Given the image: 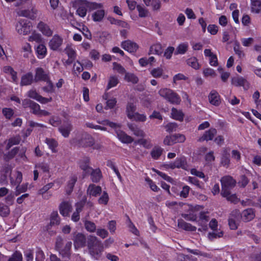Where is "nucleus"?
Returning <instances> with one entry per match:
<instances>
[{"label": "nucleus", "mask_w": 261, "mask_h": 261, "mask_svg": "<svg viewBox=\"0 0 261 261\" xmlns=\"http://www.w3.org/2000/svg\"><path fill=\"white\" fill-rule=\"evenodd\" d=\"M15 189V195H18L21 193L27 191L28 188V183L23 184L21 185H16Z\"/></svg>", "instance_id": "obj_57"}, {"label": "nucleus", "mask_w": 261, "mask_h": 261, "mask_svg": "<svg viewBox=\"0 0 261 261\" xmlns=\"http://www.w3.org/2000/svg\"><path fill=\"white\" fill-rule=\"evenodd\" d=\"M187 64L196 70L198 69L200 67L198 60L195 57H191L188 59L187 60Z\"/></svg>", "instance_id": "obj_49"}, {"label": "nucleus", "mask_w": 261, "mask_h": 261, "mask_svg": "<svg viewBox=\"0 0 261 261\" xmlns=\"http://www.w3.org/2000/svg\"><path fill=\"white\" fill-rule=\"evenodd\" d=\"M34 81L33 74L31 72H28L21 77V86H28L31 85Z\"/></svg>", "instance_id": "obj_32"}, {"label": "nucleus", "mask_w": 261, "mask_h": 261, "mask_svg": "<svg viewBox=\"0 0 261 261\" xmlns=\"http://www.w3.org/2000/svg\"><path fill=\"white\" fill-rule=\"evenodd\" d=\"M79 145L86 147H92L93 149H98L101 147L99 144L95 143L94 139L91 136L86 133L82 134Z\"/></svg>", "instance_id": "obj_7"}, {"label": "nucleus", "mask_w": 261, "mask_h": 261, "mask_svg": "<svg viewBox=\"0 0 261 261\" xmlns=\"http://www.w3.org/2000/svg\"><path fill=\"white\" fill-rule=\"evenodd\" d=\"M203 74L204 76L205 77H215L217 75L215 70L210 68H206L204 69L203 70Z\"/></svg>", "instance_id": "obj_58"}, {"label": "nucleus", "mask_w": 261, "mask_h": 261, "mask_svg": "<svg viewBox=\"0 0 261 261\" xmlns=\"http://www.w3.org/2000/svg\"><path fill=\"white\" fill-rule=\"evenodd\" d=\"M150 73L154 78L162 77L165 80L168 78V75L164 74V69L161 67L152 69L150 71Z\"/></svg>", "instance_id": "obj_26"}, {"label": "nucleus", "mask_w": 261, "mask_h": 261, "mask_svg": "<svg viewBox=\"0 0 261 261\" xmlns=\"http://www.w3.org/2000/svg\"><path fill=\"white\" fill-rule=\"evenodd\" d=\"M231 83L236 87H243L245 90H247L249 88V82L242 76H237L233 77L231 79Z\"/></svg>", "instance_id": "obj_15"}, {"label": "nucleus", "mask_w": 261, "mask_h": 261, "mask_svg": "<svg viewBox=\"0 0 261 261\" xmlns=\"http://www.w3.org/2000/svg\"><path fill=\"white\" fill-rule=\"evenodd\" d=\"M49 79L48 73L42 68L38 67L35 70V82L46 81Z\"/></svg>", "instance_id": "obj_19"}, {"label": "nucleus", "mask_w": 261, "mask_h": 261, "mask_svg": "<svg viewBox=\"0 0 261 261\" xmlns=\"http://www.w3.org/2000/svg\"><path fill=\"white\" fill-rule=\"evenodd\" d=\"M255 212L252 208H247L244 210L241 214V218L245 222H249L255 217Z\"/></svg>", "instance_id": "obj_28"}, {"label": "nucleus", "mask_w": 261, "mask_h": 261, "mask_svg": "<svg viewBox=\"0 0 261 261\" xmlns=\"http://www.w3.org/2000/svg\"><path fill=\"white\" fill-rule=\"evenodd\" d=\"M139 13V16L140 17H145L148 14V11L144 7L138 5L137 7Z\"/></svg>", "instance_id": "obj_64"}, {"label": "nucleus", "mask_w": 261, "mask_h": 261, "mask_svg": "<svg viewBox=\"0 0 261 261\" xmlns=\"http://www.w3.org/2000/svg\"><path fill=\"white\" fill-rule=\"evenodd\" d=\"M171 115L173 119L179 121L182 120L184 118V115L180 111L177 110L175 108H173L172 109Z\"/></svg>", "instance_id": "obj_48"}, {"label": "nucleus", "mask_w": 261, "mask_h": 261, "mask_svg": "<svg viewBox=\"0 0 261 261\" xmlns=\"http://www.w3.org/2000/svg\"><path fill=\"white\" fill-rule=\"evenodd\" d=\"M207 212H201L199 214V225L202 226V228L205 229L206 227V223L209 220L208 216L206 215Z\"/></svg>", "instance_id": "obj_37"}, {"label": "nucleus", "mask_w": 261, "mask_h": 261, "mask_svg": "<svg viewBox=\"0 0 261 261\" xmlns=\"http://www.w3.org/2000/svg\"><path fill=\"white\" fill-rule=\"evenodd\" d=\"M35 168L41 170L44 173H49L50 169L49 164L44 162L36 164Z\"/></svg>", "instance_id": "obj_52"}, {"label": "nucleus", "mask_w": 261, "mask_h": 261, "mask_svg": "<svg viewBox=\"0 0 261 261\" xmlns=\"http://www.w3.org/2000/svg\"><path fill=\"white\" fill-rule=\"evenodd\" d=\"M101 192V188L94 184H90L87 190V193L88 195L94 197H97Z\"/></svg>", "instance_id": "obj_24"}, {"label": "nucleus", "mask_w": 261, "mask_h": 261, "mask_svg": "<svg viewBox=\"0 0 261 261\" xmlns=\"http://www.w3.org/2000/svg\"><path fill=\"white\" fill-rule=\"evenodd\" d=\"M77 176L75 175H71L67 181L66 191L68 194H70L73 189L74 185L77 181Z\"/></svg>", "instance_id": "obj_33"}, {"label": "nucleus", "mask_w": 261, "mask_h": 261, "mask_svg": "<svg viewBox=\"0 0 261 261\" xmlns=\"http://www.w3.org/2000/svg\"><path fill=\"white\" fill-rule=\"evenodd\" d=\"M60 223V218L57 211L53 212L50 216V224L58 225Z\"/></svg>", "instance_id": "obj_59"}, {"label": "nucleus", "mask_w": 261, "mask_h": 261, "mask_svg": "<svg viewBox=\"0 0 261 261\" xmlns=\"http://www.w3.org/2000/svg\"><path fill=\"white\" fill-rule=\"evenodd\" d=\"M38 11L34 7L31 9L20 8L16 10V13L18 16L29 18L34 20L37 17Z\"/></svg>", "instance_id": "obj_9"}, {"label": "nucleus", "mask_w": 261, "mask_h": 261, "mask_svg": "<svg viewBox=\"0 0 261 261\" xmlns=\"http://www.w3.org/2000/svg\"><path fill=\"white\" fill-rule=\"evenodd\" d=\"M59 211L60 214L63 216H68L71 211V205L68 202H62L59 206Z\"/></svg>", "instance_id": "obj_30"}, {"label": "nucleus", "mask_w": 261, "mask_h": 261, "mask_svg": "<svg viewBox=\"0 0 261 261\" xmlns=\"http://www.w3.org/2000/svg\"><path fill=\"white\" fill-rule=\"evenodd\" d=\"M121 46L124 50L130 53H136L139 48V46L136 43L129 40L122 41Z\"/></svg>", "instance_id": "obj_17"}, {"label": "nucleus", "mask_w": 261, "mask_h": 261, "mask_svg": "<svg viewBox=\"0 0 261 261\" xmlns=\"http://www.w3.org/2000/svg\"><path fill=\"white\" fill-rule=\"evenodd\" d=\"M73 241L75 248L83 247L86 243L85 236L81 233H78L74 237Z\"/></svg>", "instance_id": "obj_27"}, {"label": "nucleus", "mask_w": 261, "mask_h": 261, "mask_svg": "<svg viewBox=\"0 0 261 261\" xmlns=\"http://www.w3.org/2000/svg\"><path fill=\"white\" fill-rule=\"evenodd\" d=\"M62 243V239L61 238L58 239L56 242V247L58 249L60 254L63 257H68L70 255V250L72 246L71 242H68L66 243L64 248H62L61 245Z\"/></svg>", "instance_id": "obj_14"}, {"label": "nucleus", "mask_w": 261, "mask_h": 261, "mask_svg": "<svg viewBox=\"0 0 261 261\" xmlns=\"http://www.w3.org/2000/svg\"><path fill=\"white\" fill-rule=\"evenodd\" d=\"M19 142L20 139L19 137H14L10 139L6 145V149L9 150L13 145L18 144Z\"/></svg>", "instance_id": "obj_61"}, {"label": "nucleus", "mask_w": 261, "mask_h": 261, "mask_svg": "<svg viewBox=\"0 0 261 261\" xmlns=\"http://www.w3.org/2000/svg\"><path fill=\"white\" fill-rule=\"evenodd\" d=\"M129 129L133 132L134 134L138 137H144L145 136V134L144 131L139 128L135 127L132 125H129Z\"/></svg>", "instance_id": "obj_56"}, {"label": "nucleus", "mask_w": 261, "mask_h": 261, "mask_svg": "<svg viewBox=\"0 0 261 261\" xmlns=\"http://www.w3.org/2000/svg\"><path fill=\"white\" fill-rule=\"evenodd\" d=\"M136 106L133 103H128L126 106V115L127 117L132 120L144 122L146 120V116L144 114L136 112Z\"/></svg>", "instance_id": "obj_4"}, {"label": "nucleus", "mask_w": 261, "mask_h": 261, "mask_svg": "<svg viewBox=\"0 0 261 261\" xmlns=\"http://www.w3.org/2000/svg\"><path fill=\"white\" fill-rule=\"evenodd\" d=\"M86 198L77 202L75 204L76 210L71 216V220L74 222H77L80 220V213L82 211L83 206L86 202Z\"/></svg>", "instance_id": "obj_21"}, {"label": "nucleus", "mask_w": 261, "mask_h": 261, "mask_svg": "<svg viewBox=\"0 0 261 261\" xmlns=\"http://www.w3.org/2000/svg\"><path fill=\"white\" fill-rule=\"evenodd\" d=\"M164 149L159 146H154L150 152V155L154 160H158L163 153Z\"/></svg>", "instance_id": "obj_40"}, {"label": "nucleus", "mask_w": 261, "mask_h": 261, "mask_svg": "<svg viewBox=\"0 0 261 261\" xmlns=\"http://www.w3.org/2000/svg\"><path fill=\"white\" fill-rule=\"evenodd\" d=\"M251 11L254 13H259L261 11V0H250Z\"/></svg>", "instance_id": "obj_38"}, {"label": "nucleus", "mask_w": 261, "mask_h": 261, "mask_svg": "<svg viewBox=\"0 0 261 261\" xmlns=\"http://www.w3.org/2000/svg\"><path fill=\"white\" fill-rule=\"evenodd\" d=\"M77 29L79 30L80 32H81L83 35L87 39H91V34L87 27L83 25L82 27L80 28H77Z\"/></svg>", "instance_id": "obj_60"}, {"label": "nucleus", "mask_w": 261, "mask_h": 261, "mask_svg": "<svg viewBox=\"0 0 261 261\" xmlns=\"http://www.w3.org/2000/svg\"><path fill=\"white\" fill-rule=\"evenodd\" d=\"M72 129V126L71 124H68L66 125H63L59 127V130L62 135L67 138L69 136L70 132Z\"/></svg>", "instance_id": "obj_41"}, {"label": "nucleus", "mask_w": 261, "mask_h": 261, "mask_svg": "<svg viewBox=\"0 0 261 261\" xmlns=\"http://www.w3.org/2000/svg\"><path fill=\"white\" fill-rule=\"evenodd\" d=\"M158 93L161 97L170 103L178 104L180 101L179 96L170 89L167 88H161L159 91Z\"/></svg>", "instance_id": "obj_5"}, {"label": "nucleus", "mask_w": 261, "mask_h": 261, "mask_svg": "<svg viewBox=\"0 0 261 261\" xmlns=\"http://www.w3.org/2000/svg\"><path fill=\"white\" fill-rule=\"evenodd\" d=\"M186 140V137L181 134H175L166 136L164 140V144L166 145H172L177 143H182Z\"/></svg>", "instance_id": "obj_10"}, {"label": "nucleus", "mask_w": 261, "mask_h": 261, "mask_svg": "<svg viewBox=\"0 0 261 261\" xmlns=\"http://www.w3.org/2000/svg\"><path fill=\"white\" fill-rule=\"evenodd\" d=\"M109 199L108 194L106 191H103L100 197L98 200V203L100 204H107Z\"/></svg>", "instance_id": "obj_55"}, {"label": "nucleus", "mask_w": 261, "mask_h": 261, "mask_svg": "<svg viewBox=\"0 0 261 261\" xmlns=\"http://www.w3.org/2000/svg\"><path fill=\"white\" fill-rule=\"evenodd\" d=\"M240 216V213L238 210L233 211L230 214L228 219V224L230 229L235 230L238 228Z\"/></svg>", "instance_id": "obj_13"}, {"label": "nucleus", "mask_w": 261, "mask_h": 261, "mask_svg": "<svg viewBox=\"0 0 261 261\" xmlns=\"http://www.w3.org/2000/svg\"><path fill=\"white\" fill-rule=\"evenodd\" d=\"M2 71L5 76L10 79V81L13 83L18 82L17 72L10 66L6 65L2 68Z\"/></svg>", "instance_id": "obj_11"}, {"label": "nucleus", "mask_w": 261, "mask_h": 261, "mask_svg": "<svg viewBox=\"0 0 261 261\" xmlns=\"http://www.w3.org/2000/svg\"><path fill=\"white\" fill-rule=\"evenodd\" d=\"M90 160L88 158H85L80 161L79 165L80 167L86 173L90 172L92 171V169L89 167Z\"/></svg>", "instance_id": "obj_36"}, {"label": "nucleus", "mask_w": 261, "mask_h": 261, "mask_svg": "<svg viewBox=\"0 0 261 261\" xmlns=\"http://www.w3.org/2000/svg\"><path fill=\"white\" fill-rule=\"evenodd\" d=\"M168 166L171 169L181 168L184 169H186L187 167L186 161L184 158H177L174 162L169 164Z\"/></svg>", "instance_id": "obj_23"}, {"label": "nucleus", "mask_w": 261, "mask_h": 261, "mask_svg": "<svg viewBox=\"0 0 261 261\" xmlns=\"http://www.w3.org/2000/svg\"><path fill=\"white\" fill-rule=\"evenodd\" d=\"M119 82L118 77L115 75H111L110 76L108 85L107 87V89H110L113 87L116 86Z\"/></svg>", "instance_id": "obj_50"}, {"label": "nucleus", "mask_w": 261, "mask_h": 261, "mask_svg": "<svg viewBox=\"0 0 261 261\" xmlns=\"http://www.w3.org/2000/svg\"><path fill=\"white\" fill-rule=\"evenodd\" d=\"M222 186V191L221 194L226 195L227 191L233 188L236 184V181L232 177L230 176H225L221 179Z\"/></svg>", "instance_id": "obj_8"}, {"label": "nucleus", "mask_w": 261, "mask_h": 261, "mask_svg": "<svg viewBox=\"0 0 261 261\" xmlns=\"http://www.w3.org/2000/svg\"><path fill=\"white\" fill-rule=\"evenodd\" d=\"M27 96L32 99H35L41 103H46L51 101L52 98H45L41 96L35 89H31L27 92Z\"/></svg>", "instance_id": "obj_12"}, {"label": "nucleus", "mask_w": 261, "mask_h": 261, "mask_svg": "<svg viewBox=\"0 0 261 261\" xmlns=\"http://www.w3.org/2000/svg\"><path fill=\"white\" fill-rule=\"evenodd\" d=\"M189 47L188 43L187 42H184L180 43L177 47L175 54L176 55L185 54L188 50Z\"/></svg>", "instance_id": "obj_43"}, {"label": "nucleus", "mask_w": 261, "mask_h": 261, "mask_svg": "<svg viewBox=\"0 0 261 261\" xmlns=\"http://www.w3.org/2000/svg\"><path fill=\"white\" fill-rule=\"evenodd\" d=\"M88 247L89 252L92 258L99 259L103 251V246L97 237L90 236L88 239Z\"/></svg>", "instance_id": "obj_2"}, {"label": "nucleus", "mask_w": 261, "mask_h": 261, "mask_svg": "<svg viewBox=\"0 0 261 261\" xmlns=\"http://www.w3.org/2000/svg\"><path fill=\"white\" fill-rule=\"evenodd\" d=\"M22 180V174L21 172L15 170L11 172L10 175V184L12 186L19 185Z\"/></svg>", "instance_id": "obj_16"}, {"label": "nucleus", "mask_w": 261, "mask_h": 261, "mask_svg": "<svg viewBox=\"0 0 261 261\" xmlns=\"http://www.w3.org/2000/svg\"><path fill=\"white\" fill-rule=\"evenodd\" d=\"M124 80L126 82H130L133 84H136L139 81L138 77L135 74L129 72L125 73Z\"/></svg>", "instance_id": "obj_47"}, {"label": "nucleus", "mask_w": 261, "mask_h": 261, "mask_svg": "<svg viewBox=\"0 0 261 261\" xmlns=\"http://www.w3.org/2000/svg\"><path fill=\"white\" fill-rule=\"evenodd\" d=\"M43 38L41 35L36 32H34L29 37L28 40L30 42L35 41L37 43H41L42 42Z\"/></svg>", "instance_id": "obj_46"}, {"label": "nucleus", "mask_w": 261, "mask_h": 261, "mask_svg": "<svg viewBox=\"0 0 261 261\" xmlns=\"http://www.w3.org/2000/svg\"><path fill=\"white\" fill-rule=\"evenodd\" d=\"M54 187V183H48L43 186L41 189L39 191V194L42 195V197L44 199H48L49 197L51 196V194H48V193L46 195V192L49 190L50 189Z\"/></svg>", "instance_id": "obj_35"}, {"label": "nucleus", "mask_w": 261, "mask_h": 261, "mask_svg": "<svg viewBox=\"0 0 261 261\" xmlns=\"http://www.w3.org/2000/svg\"><path fill=\"white\" fill-rule=\"evenodd\" d=\"M96 11L92 14V18L94 21L95 22H99L101 21L105 15V10L103 9V5L101 4V6L97 9H96Z\"/></svg>", "instance_id": "obj_25"}, {"label": "nucleus", "mask_w": 261, "mask_h": 261, "mask_svg": "<svg viewBox=\"0 0 261 261\" xmlns=\"http://www.w3.org/2000/svg\"><path fill=\"white\" fill-rule=\"evenodd\" d=\"M35 49L37 57L38 59H42L46 57L47 55V48L44 44L42 43L39 44Z\"/></svg>", "instance_id": "obj_29"}, {"label": "nucleus", "mask_w": 261, "mask_h": 261, "mask_svg": "<svg viewBox=\"0 0 261 261\" xmlns=\"http://www.w3.org/2000/svg\"><path fill=\"white\" fill-rule=\"evenodd\" d=\"M63 43V39L59 35H55L49 42V47L53 50L59 49Z\"/></svg>", "instance_id": "obj_18"}, {"label": "nucleus", "mask_w": 261, "mask_h": 261, "mask_svg": "<svg viewBox=\"0 0 261 261\" xmlns=\"http://www.w3.org/2000/svg\"><path fill=\"white\" fill-rule=\"evenodd\" d=\"M72 6L76 9V14L83 18L87 14V9L90 11H94L99 8L101 4L90 2L86 0H75L72 2Z\"/></svg>", "instance_id": "obj_1"}, {"label": "nucleus", "mask_w": 261, "mask_h": 261, "mask_svg": "<svg viewBox=\"0 0 261 261\" xmlns=\"http://www.w3.org/2000/svg\"><path fill=\"white\" fill-rule=\"evenodd\" d=\"M221 195L225 197L226 199L232 203H236L239 201V198L237 197L236 194H231L229 191H227L226 195L225 196L223 194H221Z\"/></svg>", "instance_id": "obj_54"}, {"label": "nucleus", "mask_w": 261, "mask_h": 261, "mask_svg": "<svg viewBox=\"0 0 261 261\" xmlns=\"http://www.w3.org/2000/svg\"><path fill=\"white\" fill-rule=\"evenodd\" d=\"M178 226L188 231H194L196 230V227L192 225L191 224L184 222L182 220L179 221L178 222Z\"/></svg>", "instance_id": "obj_42"}, {"label": "nucleus", "mask_w": 261, "mask_h": 261, "mask_svg": "<svg viewBox=\"0 0 261 261\" xmlns=\"http://www.w3.org/2000/svg\"><path fill=\"white\" fill-rule=\"evenodd\" d=\"M23 52V57L29 58L32 55V50L31 45L29 43L23 44L22 47Z\"/></svg>", "instance_id": "obj_45"}, {"label": "nucleus", "mask_w": 261, "mask_h": 261, "mask_svg": "<svg viewBox=\"0 0 261 261\" xmlns=\"http://www.w3.org/2000/svg\"><path fill=\"white\" fill-rule=\"evenodd\" d=\"M65 52L69 59L75 60L76 55V51L71 45H68L66 47Z\"/></svg>", "instance_id": "obj_44"}, {"label": "nucleus", "mask_w": 261, "mask_h": 261, "mask_svg": "<svg viewBox=\"0 0 261 261\" xmlns=\"http://www.w3.org/2000/svg\"><path fill=\"white\" fill-rule=\"evenodd\" d=\"M37 28L45 36L50 37L53 34V31L49 26L42 21H39L37 24Z\"/></svg>", "instance_id": "obj_20"}, {"label": "nucleus", "mask_w": 261, "mask_h": 261, "mask_svg": "<svg viewBox=\"0 0 261 261\" xmlns=\"http://www.w3.org/2000/svg\"><path fill=\"white\" fill-rule=\"evenodd\" d=\"M217 134V130L215 128H211L208 130L206 131L203 135L199 139V141L204 140H212Z\"/></svg>", "instance_id": "obj_31"}, {"label": "nucleus", "mask_w": 261, "mask_h": 261, "mask_svg": "<svg viewBox=\"0 0 261 261\" xmlns=\"http://www.w3.org/2000/svg\"><path fill=\"white\" fill-rule=\"evenodd\" d=\"M85 227L86 229L90 232H95L96 229V225L94 223L86 220L84 223Z\"/></svg>", "instance_id": "obj_53"}, {"label": "nucleus", "mask_w": 261, "mask_h": 261, "mask_svg": "<svg viewBox=\"0 0 261 261\" xmlns=\"http://www.w3.org/2000/svg\"><path fill=\"white\" fill-rule=\"evenodd\" d=\"M45 143L47 145L48 148L51 150L53 153L57 152V147L58 145L57 141L53 138H46Z\"/></svg>", "instance_id": "obj_34"}, {"label": "nucleus", "mask_w": 261, "mask_h": 261, "mask_svg": "<svg viewBox=\"0 0 261 261\" xmlns=\"http://www.w3.org/2000/svg\"><path fill=\"white\" fill-rule=\"evenodd\" d=\"M10 213L9 207L3 203H0V215L3 217L8 216Z\"/></svg>", "instance_id": "obj_62"}, {"label": "nucleus", "mask_w": 261, "mask_h": 261, "mask_svg": "<svg viewBox=\"0 0 261 261\" xmlns=\"http://www.w3.org/2000/svg\"><path fill=\"white\" fill-rule=\"evenodd\" d=\"M137 142L146 148H150L152 146L151 141L149 139H140L138 140Z\"/></svg>", "instance_id": "obj_63"}, {"label": "nucleus", "mask_w": 261, "mask_h": 261, "mask_svg": "<svg viewBox=\"0 0 261 261\" xmlns=\"http://www.w3.org/2000/svg\"><path fill=\"white\" fill-rule=\"evenodd\" d=\"M92 172L91 174L92 180L95 182L99 181L101 177V174L100 170L96 169L95 170L92 169Z\"/></svg>", "instance_id": "obj_51"}, {"label": "nucleus", "mask_w": 261, "mask_h": 261, "mask_svg": "<svg viewBox=\"0 0 261 261\" xmlns=\"http://www.w3.org/2000/svg\"><path fill=\"white\" fill-rule=\"evenodd\" d=\"M101 124L109 125L114 129L117 134V138L121 142L124 143H130L133 141V139L130 136H128L120 129L121 127L120 124L110 122L108 120L103 121Z\"/></svg>", "instance_id": "obj_3"}, {"label": "nucleus", "mask_w": 261, "mask_h": 261, "mask_svg": "<svg viewBox=\"0 0 261 261\" xmlns=\"http://www.w3.org/2000/svg\"><path fill=\"white\" fill-rule=\"evenodd\" d=\"M210 103L215 106H219L221 102V98L219 93L215 90H212L208 96Z\"/></svg>", "instance_id": "obj_22"}, {"label": "nucleus", "mask_w": 261, "mask_h": 261, "mask_svg": "<svg viewBox=\"0 0 261 261\" xmlns=\"http://www.w3.org/2000/svg\"><path fill=\"white\" fill-rule=\"evenodd\" d=\"M163 52L162 45L160 43H156L151 45L150 47L149 54L161 55Z\"/></svg>", "instance_id": "obj_39"}, {"label": "nucleus", "mask_w": 261, "mask_h": 261, "mask_svg": "<svg viewBox=\"0 0 261 261\" xmlns=\"http://www.w3.org/2000/svg\"><path fill=\"white\" fill-rule=\"evenodd\" d=\"M32 23L24 19H20L15 24V30L19 35H26L31 32Z\"/></svg>", "instance_id": "obj_6"}]
</instances>
